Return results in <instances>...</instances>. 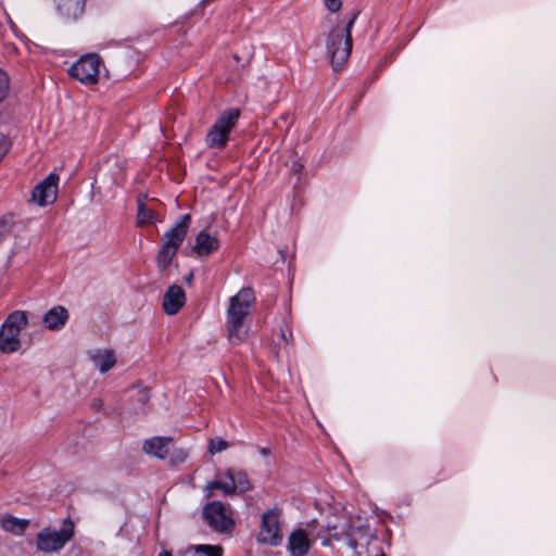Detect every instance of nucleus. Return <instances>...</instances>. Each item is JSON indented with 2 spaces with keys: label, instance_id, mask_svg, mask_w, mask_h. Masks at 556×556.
Segmentation results:
<instances>
[{
  "label": "nucleus",
  "instance_id": "6",
  "mask_svg": "<svg viewBox=\"0 0 556 556\" xmlns=\"http://www.w3.org/2000/svg\"><path fill=\"white\" fill-rule=\"evenodd\" d=\"M74 531L75 525L70 518L63 520L60 530L51 527L43 528L37 534V549L43 553L59 552L72 540Z\"/></svg>",
  "mask_w": 556,
  "mask_h": 556
},
{
  "label": "nucleus",
  "instance_id": "10",
  "mask_svg": "<svg viewBox=\"0 0 556 556\" xmlns=\"http://www.w3.org/2000/svg\"><path fill=\"white\" fill-rule=\"evenodd\" d=\"M255 303L252 289L243 288L230 299L227 319H245Z\"/></svg>",
  "mask_w": 556,
  "mask_h": 556
},
{
  "label": "nucleus",
  "instance_id": "35",
  "mask_svg": "<svg viewBox=\"0 0 556 556\" xmlns=\"http://www.w3.org/2000/svg\"><path fill=\"white\" fill-rule=\"evenodd\" d=\"M101 404H102V402H101V400H99V401L94 402L92 405H93V407L99 409L101 407Z\"/></svg>",
  "mask_w": 556,
  "mask_h": 556
},
{
  "label": "nucleus",
  "instance_id": "29",
  "mask_svg": "<svg viewBox=\"0 0 556 556\" xmlns=\"http://www.w3.org/2000/svg\"><path fill=\"white\" fill-rule=\"evenodd\" d=\"M117 361L115 354L111 350H106V371L116 365Z\"/></svg>",
  "mask_w": 556,
  "mask_h": 556
},
{
  "label": "nucleus",
  "instance_id": "20",
  "mask_svg": "<svg viewBox=\"0 0 556 556\" xmlns=\"http://www.w3.org/2000/svg\"><path fill=\"white\" fill-rule=\"evenodd\" d=\"M191 552L193 556H223V548L219 545H192L188 548V553Z\"/></svg>",
  "mask_w": 556,
  "mask_h": 556
},
{
  "label": "nucleus",
  "instance_id": "7",
  "mask_svg": "<svg viewBox=\"0 0 556 556\" xmlns=\"http://www.w3.org/2000/svg\"><path fill=\"white\" fill-rule=\"evenodd\" d=\"M203 517L211 529L220 534H229L235 528L233 511L229 504L213 501L203 507Z\"/></svg>",
  "mask_w": 556,
  "mask_h": 556
},
{
  "label": "nucleus",
  "instance_id": "14",
  "mask_svg": "<svg viewBox=\"0 0 556 556\" xmlns=\"http://www.w3.org/2000/svg\"><path fill=\"white\" fill-rule=\"evenodd\" d=\"M312 542L305 530L296 529L289 534L287 548L291 556H306Z\"/></svg>",
  "mask_w": 556,
  "mask_h": 556
},
{
  "label": "nucleus",
  "instance_id": "8",
  "mask_svg": "<svg viewBox=\"0 0 556 556\" xmlns=\"http://www.w3.org/2000/svg\"><path fill=\"white\" fill-rule=\"evenodd\" d=\"M251 489V483L244 471L227 469L224 475H219L218 480L206 484L207 495L211 496L214 490H220L225 495H233L236 492L243 493Z\"/></svg>",
  "mask_w": 556,
  "mask_h": 556
},
{
  "label": "nucleus",
  "instance_id": "33",
  "mask_svg": "<svg viewBox=\"0 0 556 556\" xmlns=\"http://www.w3.org/2000/svg\"><path fill=\"white\" fill-rule=\"evenodd\" d=\"M115 159H116V164H117L118 170H123L125 167V162L124 161L119 162L117 157H115Z\"/></svg>",
  "mask_w": 556,
  "mask_h": 556
},
{
  "label": "nucleus",
  "instance_id": "34",
  "mask_svg": "<svg viewBox=\"0 0 556 556\" xmlns=\"http://www.w3.org/2000/svg\"><path fill=\"white\" fill-rule=\"evenodd\" d=\"M260 452H261V454H262V455H264V456H266V455H268V454H269V450H268V448H266V447L261 448V451H260Z\"/></svg>",
  "mask_w": 556,
  "mask_h": 556
},
{
  "label": "nucleus",
  "instance_id": "22",
  "mask_svg": "<svg viewBox=\"0 0 556 556\" xmlns=\"http://www.w3.org/2000/svg\"><path fill=\"white\" fill-rule=\"evenodd\" d=\"M188 451L182 447H170L169 455L167 456L170 465L182 464L188 458Z\"/></svg>",
  "mask_w": 556,
  "mask_h": 556
},
{
  "label": "nucleus",
  "instance_id": "31",
  "mask_svg": "<svg viewBox=\"0 0 556 556\" xmlns=\"http://www.w3.org/2000/svg\"><path fill=\"white\" fill-rule=\"evenodd\" d=\"M280 336L281 338L287 342V343H290L292 341V332L289 331V334H287V331L281 329V332H280Z\"/></svg>",
  "mask_w": 556,
  "mask_h": 556
},
{
  "label": "nucleus",
  "instance_id": "32",
  "mask_svg": "<svg viewBox=\"0 0 556 556\" xmlns=\"http://www.w3.org/2000/svg\"><path fill=\"white\" fill-rule=\"evenodd\" d=\"M140 393H141L142 403H146L147 401H149V394L146 390L140 391Z\"/></svg>",
  "mask_w": 556,
  "mask_h": 556
},
{
  "label": "nucleus",
  "instance_id": "37",
  "mask_svg": "<svg viewBox=\"0 0 556 556\" xmlns=\"http://www.w3.org/2000/svg\"><path fill=\"white\" fill-rule=\"evenodd\" d=\"M192 277H193L192 273H191V274H189V276L186 278V281H187L188 283H190V282H191V280H192Z\"/></svg>",
  "mask_w": 556,
  "mask_h": 556
},
{
  "label": "nucleus",
  "instance_id": "1",
  "mask_svg": "<svg viewBox=\"0 0 556 556\" xmlns=\"http://www.w3.org/2000/svg\"><path fill=\"white\" fill-rule=\"evenodd\" d=\"M359 12L355 11L350 16L345 25L338 24L327 37V52L330 55L331 64L334 71L341 70L348 61L352 51V28Z\"/></svg>",
  "mask_w": 556,
  "mask_h": 556
},
{
  "label": "nucleus",
  "instance_id": "12",
  "mask_svg": "<svg viewBox=\"0 0 556 556\" xmlns=\"http://www.w3.org/2000/svg\"><path fill=\"white\" fill-rule=\"evenodd\" d=\"M190 222V214L182 215L180 219L164 233L162 247L177 252L187 236Z\"/></svg>",
  "mask_w": 556,
  "mask_h": 556
},
{
  "label": "nucleus",
  "instance_id": "24",
  "mask_svg": "<svg viewBox=\"0 0 556 556\" xmlns=\"http://www.w3.org/2000/svg\"><path fill=\"white\" fill-rule=\"evenodd\" d=\"M89 358L93 362L94 366L99 369L101 374L104 372V354L102 350H89L88 351Z\"/></svg>",
  "mask_w": 556,
  "mask_h": 556
},
{
  "label": "nucleus",
  "instance_id": "3",
  "mask_svg": "<svg viewBox=\"0 0 556 556\" xmlns=\"http://www.w3.org/2000/svg\"><path fill=\"white\" fill-rule=\"evenodd\" d=\"M27 325L28 318L25 312L14 311L8 315L0 328V353L12 354L21 349L20 334Z\"/></svg>",
  "mask_w": 556,
  "mask_h": 556
},
{
  "label": "nucleus",
  "instance_id": "2",
  "mask_svg": "<svg viewBox=\"0 0 556 556\" xmlns=\"http://www.w3.org/2000/svg\"><path fill=\"white\" fill-rule=\"evenodd\" d=\"M315 539L321 541L323 545H330L332 541L348 540L351 548L357 547L355 530L351 523V517L343 510L339 515L328 517L326 525L316 533Z\"/></svg>",
  "mask_w": 556,
  "mask_h": 556
},
{
  "label": "nucleus",
  "instance_id": "30",
  "mask_svg": "<svg viewBox=\"0 0 556 556\" xmlns=\"http://www.w3.org/2000/svg\"><path fill=\"white\" fill-rule=\"evenodd\" d=\"M9 231V225L5 222L0 220V241L8 236Z\"/></svg>",
  "mask_w": 556,
  "mask_h": 556
},
{
  "label": "nucleus",
  "instance_id": "9",
  "mask_svg": "<svg viewBox=\"0 0 556 556\" xmlns=\"http://www.w3.org/2000/svg\"><path fill=\"white\" fill-rule=\"evenodd\" d=\"M101 58L96 53L83 55L68 70L70 75L85 85L96 84L99 78Z\"/></svg>",
  "mask_w": 556,
  "mask_h": 556
},
{
  "label": "nucleus",
  "instance_id": "23",
  "mask_svg": "<svg viewBox=\"0 0 556 556\" xmlns=\"http://www.w3.org/2000/svg\"><path fill=\"white\" fill-rule=\"evenodd\" d=\"M152 220V212L147 208L143 202L138 201L137 222L140 226L147 225Z\"/></svg>",
  "mask_w": 556,
  "mask_h": 556
},
{
  "label": "nucleus",
  "instance_id": "18",
  "mask_svg": "<svg viewBox=\"0 0 556 556\" xmlns=\"http://www.w3.org/2000/svg\"><path fill=\"white\" fill-rule=\"evenodd\" d=\"M228 339L231 344L242 343L248 336L244 319H227Z\"/></svg>",
  "mask_w": 556,
  "mask_h": 556
},
{
  "label": "nucleus",
  "instance_id": "21",
  "mask_svg": "<svg viewBox=\"0 0 556 556\" xmlns=\"http://www.w3.org/2000/svg\"><path fill=\"white\" fill-rule=\"evenodd\" d=\"M177 252L170 249L161 247L156 256V266L161 273H164L172 264Z\"/></svg>",
  "mask_w": 556,
  "mask_h": 556
},
{
  "label": "nucleus",
  "instance_id": "36",
  "mask_svg": "<svg viewBox=\"0 0 556 556\" xmlns=\"http://www.w3.org/2000/svg\"><path fill=\"white\" fill-rule=\"evenodd\" d=\"M159 556H173V555L167 551H163L159 554Z\"/></svg>",
  "mask_w": 556,
  "mask_h": 556
},
{
  "label": "nucleus",
  "instance_id": "5",
  "mask_svg": "<svg viewBox=\"0 0 556 556\" xmlns=\"http://www.w3.org/2000/svg\"><path fill=\"white\" fill-rule=\"evenodd\" d=\"M283 541L282 511L278 507L267 509L261 515L256 542L271 547Z\"/></svg>",
  "mask_w": 556,
  "mask_h": 556
},
{
  "label": "nucleus",
  "instance_id": "25",
  "mask_svg": "<svg viewBox=\"0 0 556 556\" xmlns=\"http://www.w3.org/2000/svg\"><path fill=\"white\" fill-rule=\"evenodd\" d=\"M9 90L10 78L8 74L2 68H0V103H2L7 99Z\"/></svg>",
  "mask_w": 556,
  "mask_h": 556
},
{
  "label": "nucleus",
  "instance_id": "19",
  "mask_svg": "<svg viewBox=\"0 0 556 556\" xmlns=\"http://www.w3.org/2000/svg\"><path fill=\"white\" fill-rule=\"evenodd\" d=\"M0 525L3 530L14 533L22 534L29 525L27 519H18L13 516H4L0 519Z\"/></svg>",
  "mask_w": 556,
  "mask_h": 556
},
{
  "label": "nucleus",
  "instance_id": "11",
  "mask_svg": "<svg viewBox=\"0 0 556 556\" xmlns=\"http://www.w3.org/2000/svg\"><path fill=\"white\" fill-rule=\"evenodd\" d=\"M58 180L59 177L56 175H48L33 190L31 200L40 206L53 203L56 199Z\"/></svg>",
  "mask_w": 556,
  "mask_h": 556
},
{
  "label": "nucleus",
  "instance_id": "15",
  "mask_svg": "<svg viewBox=\"0 0 556 556\" xmlns=\"http://www.w3.org/2000/svg\"><path fill=\"white\" fill-rule=\"evenodd\" d=\"M186 303V294L178 285L168 287L163 298V308L167 315H175Z\"/></svg>",
  "mask_w": 556,
  "mask_h": 556
},
{
  "label": "nucleus",
  "instance_id": "16",
  "mask_svg": "<svg viewBox=\"0 0 556 556\" xmlns=\"http://www.w3.org/2000/svg\"><path fill=\"white\" fill-rule=\"evenodd\" d=\"M70 319L67 308L62 305L51 307L42 317V324L50 331L62 330Z\"/></svg>",
  "mask_w": 556,
  "mask_h": 556
},
{
  "label": "nucleus",
  "instance_id": "28",
  "mask_svg": "<svg viewBox=\"0 0 556 556\" xmlns=\"http://www.w3.org/2000/svg\"><path fill=\"white\" fill-rule=\"evenodd\" d=\"M10 146V140L5 136L0 135V162L8 153Z\"/></svg>",
  "mask_w": 556,
  "mask_h": 556
},
{
  "label": "nucleus",
  "instance_id": "17",
  "mask_svg": "<svg viewBox=\"0 0 556 556\" xmlns=\"http://www.w3.org/2000/svg\"><path fill=\"white\" fill-rule=\"evenodd\" d=\"M219 248V240L216 235L208 233L206 231H200L195 237V243L193 251L200 257L211 255Z\"/></svg>",
  "mask_w": 556,
  "mask_h": 556
},
{
  "label": "nucleus",
  "instance_id": "27",
  "mask_svg": "<svg viewBox=\"0 0 556 556\" xmlns=\"http://www.w3.org/2000/svg\"><path fill=\"white\" fill-rule=\"evenodd\" d=\"M324 3L330 13H337L342 8V0H324Z\"/></svg>",
  "mask_w": 556,
  "mask_h": 556
},
{
  "label": "nucleus",
  "instance_id": "13",
  "mask_svg": "<svg viewBox=\"0 0 556 556\" xmlns=\"http://www.w3.org/2000/svg\"><path fill=\"white\" fill-rule=\"evenodd\" d=\"M173 439L170 437H153L142 444V451L150 456L165 459L170 452Z\"/></svg>",
  "mask_w": 556,
  "mask_h": 556
},
{
  "label": "nucleus",
  "instance_id": "26",
  "mask_svg": "<svg viewBox=\"0 0 556 556\" xmlns=\"http://www.w3.org/2000/svg\"><path fill=\"white\" fill-rule=\"evenodd\" d=\"M229 446L228 442L220 438L211 439L208 441V452L211 454L220 453L227 450Z\"/></svg>",
  "mask_w": 556,
  "mask_h": 556
},
{
  "label": "nucleus",
  "instance_id": "4",
  "mask_svg": "<svg viewBox=\"0 0 556 556\" xmlns=\"http://www.w3.org/2000/svg\"><path fill=\"white\" fill-rule=\"evenodd\" d=\"M240 117V111L236 108L225 110L208 129L205 136V144L210 149L222 151L226 148L229 135Z\"/></svg>",
  "mask_w": 556,
  "mask_h": 556
}]
</instances>
